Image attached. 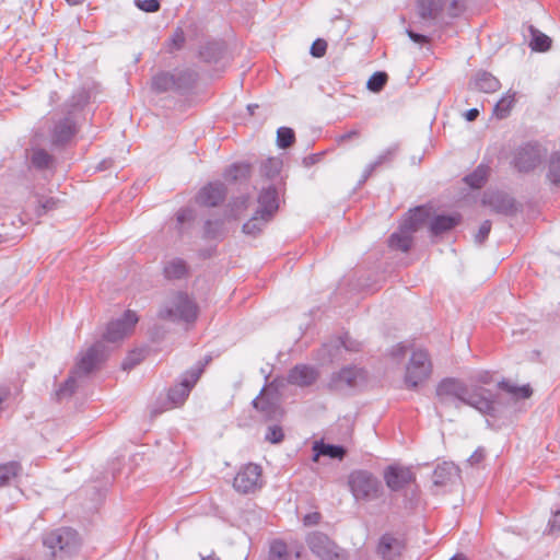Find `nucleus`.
Returning <instances> with one entry per match:
<instances>
[{"mask_svg": "<svg viewBox=\"0 0 560 560\" xmlns=\"http://www.w3.org/2000/svg\"><path fill=\"white\" fill-rule=\"evenodd\" d=\"M203 369L205 364L199 362L196 366L186 371L182 375L180 382L168 389L166 398L158 400L152 407L151 418H155L166 410L182 406L203 373Z\"/></svg>", "mask_w": 560, "mask_h": 560, "instance_id": "1", "label": "nucleus"}, {"mask_svg": "<svg viewBox=\"0 0 560 560\" xmlns=\"http://www.w3.org/2000/svg\"><path fill=\"white\" fill-rule=\"evenodd\" d=\"M197 77V73L190 69L160 71L152 77L151 88L158 94L167 92L184 94L194 88Z\"/></svg>", "mask_w": 560, "mask_h": 560, "instance_id": "2", "label": "nucleus"}, {"mask_svg": "<svg viewBox=\"0 0 560 560\" xmlns=\"http://www.w3.org/2000/svg\"><path fill=\"white\" fill-rule=\"evenodd\" d=\"M348 485L355 501H374L383 494L380 479L371 471L357 469L350 472Z\"/></svg>", "mask_w": 560, "mask_h": 560, "instance_id": "3", "label": "nucleus"}, {"mask_svg": "<svg viewBox=\"0 0 560 560\" xmlns=\"http://www.w3.org/2000/svg\"><path fill=\"white\" fill-rule=\"evenodd\" d=\"M159 318L165 320L194 322L197 317V306L184 292L172 293L163 303L158 313Z\"/></svg>", "mask_w": 560, "mask_h": 560, "instance_id": "4", "label": "nucleus"}, {"mask_svg": "<svg viewBox=\"0 0 560 560\" xmlns=\"http://www.w3.org/2000/svg\"><path fill=\"white\" fill-rule=\"evenodd\" d=\"M546 154V149L535 141L516 147L511 153L510 164L518 173H529L538 167Z\"/></svg>", "mask_w": 560, "mask_h": 560, "instance_id": "5", "label": "nucleus"}, {"mask_svg": "<svg viewBox=\"0 0 560 560\" xmlns=\"http://www.w3.org/2000/svg\"><path fill=\"white\" fill-rule=\"evenodd\" d=\"M310 550L320 560H345L346 552L325 533L312 532L306 537Z\"/></svg>", "mask_w": 560, "mask_h": 560, "instance_id": "6", "label": "nucleus"}, {"mask_svg": "<svg viewBox=\"0 0 560 560\" xmlns=\"http://www.w3.org/2000/svg\"><path fill=\"white\" fill-rule=\"evenodd\" d=\"M432 370L429 354L424 350L413 351L406 368L405 382L408 387L415 388L425 381Z\"/></svg>", "mask_w": 560, "mask_h": 560, "instance_id": "7", "label": "nucleus"}, {"mask_svg": "<svg viewBox=\"0 0 560 560\" xmlns=\"http://www.w3.org/2000/svg\"><path fill=\"white\" fill-rule=\"evenodd\" d=\"M43 544L56 556L57 551L72 552L79 545L78 533L69 527H61L43 536Z\"/></svg>", "mask_w": 560, "mask_h": 560, "instance_id": "8", "label": "nucleus"}, {"mask_svg": "<svg viewBox=\"0 0 560 560\" xmlns=\"http://www.w3.org/2000/svg\"><path fill=\"white\" fill-rule=\"evenodd\" d=\"M466 384L457 378H444L436 386V398L442 406L459 408L466 393Z\"/></svg>", "mask_w": 560, "mask_h": 560, "instance_id": "9", "label": "nucleus"}, {"mask_svg": "<svg viewBox=\"0 0 560 560\" xmlns=\"http://www.w3.org/2000/svg\"><path fill=\"white\" fill-rule=\"evenodd\" d=\"M107 347L103 341H97L84 352H80L79 359L73 368V374L88 376L105 359Z\"/></svg>", "mask_w": 560, "mask_h": 560, "instance_id": "10", "label": "nucleus"}, {"mask_svg": "<svg viewBox=\"0 0 560 560\" xmlns=\"http://www.w3.org/2000/svg\"><path fill=\"white\" fill-rule=\"evenodd\" d=\"M261 486V467L252 463L242 467L233 480L234 489L242 494L253 493Z\"/></svg>", "mask_w": 560, "mask_h": 560, "instance_id": "11", "label": "nucleus"}, {"mask_svg": "<svg viewBox=\"0 0 560 560\" xmlns=\"http://www.w3.org/2000/svg\"><path fill=\"white\" fill-rule=\"evenodd\" d=\"M139 318L132 311H126L124 315L108 323L103 335L105 341L116 342L127 336L136 326Z\"/></svg>", "mask_w": 560, "mask_h": 560, "instance_id": "12", "label": "nucleus"}, {"mask_svg": "<svg viewBox=\"0 0 560 560\" xmlns=\"http://www.w3.org/2000/svg\"><path fill=\"white\" fill-rule=\"evenodd\" d=\"M383 477L387 488L394 492H398L416 481V475L411 468L400 465L387 466Z\"/></svg>", "mask_w": 560, "mask_h": 560, "instance_id": "13", "label": "nucleus"}, {"mask_svg": "<svg viewBox=\"0 0 560 560\" xmlns=\"http://www.w3.org/2000/svg\"><path fill=\"white\" fill-rule=\"evenodd\" d=\"M487 393L488 390L480 386H475L472 389L466 387L462 404L474 407L483 415L497 417L498 408L495 401L487 397Z\"/></svg>", "mask_w": 560, "mask_h": 560, "instance_id": "14", "label": "nucleus"}, {"mask_svg": "<svg viewBox=\"0 0 560 560\" xmlns=\"http://www.w3.org/2000/svg\"><path fill=\"white\" fill-rule=\"evenodd\" d=\"M482 203L493 212L504 215H513L518 210L515 199L508 192L500 190L485 192Z\"/></svg>", "mask_w": 560, "mask_h": 560, "instance_id": "15", "label": "nucleus"}, {"mask_svg": "<svg viewBox=\"0 0 560 560\" xmlns=\"http://www.w3.org/2000/svg\"><path fill=\"white\" fill-rule=\"evenodd\" d=\"M362 377V370L355 366H347L339 372L332 373L328 382L331 390H345L357 385L358 378Z\"/></svg>", "mask_w": 560, "mask_h": 560, "instance_id": "16", "label": "nucleus"}, {"mask_svg": "<svg viewBox=\"0 0 560 560\" xmlns=\"http://www.w3.org/2000/svg\"><path fill=\"white\" fill-rule=\"evenodd\" d=\"M265 387L259 395L252 401L253 407L261 413L265 420H278L282 417L283 411L276 397L265 394Z\"/></svg>", "mask_w": 560, "mask_h": 560, "instance_id": "17", "label": "nucleus"}, {"mask_svg": "<svg viewBox=\"0 0 560 560\" xmlns=\"http://www.w3.org/2000/svg\"><path fill=\"white\" fill-rule=\"evenodd\" d=\"M226 196V187L223 183L215 182L206 185L198 192L196 200L199 205L205 207L219 206Z\"/></svg>", "mask_w": 560, "mask_h": 560, "instance_id": "18", "label": "nucleus"}, {"mask_svg": "<svg viewBox=\"0 0 560 560\" xmlns=\"http://www.w3.org/2000/svg\"><path fill=\"white\" fill-rule=\"evenodd\" d=\"M258 213L265 215L267 219H272L273 214L279 209V194L273 185L264 187L258 196Z\"/></svg>", "mask_w": 560, "mask_h": 560, "instance_id": "19", "label": "nucleus"}, {"mask_svg": "<svg viewBox=\"0 0 560 560\" xmlns=\"http://www.w3.org/2000/svg\"><path fill=\"white\" fill-rule=\"evenodd\" d=\"M317 371L306 364H298L288 373V383L300 387L312 385L317 378Z\"/></svg>", "mask_w": 560, "mask_h": 560, "instance_id": "20", "label": "nucleus"}, {"mask_svg": "<svg viewBox=\"0 0 560 560\" xmlns=\"http://www.w3.org/2000/svg\"><path fill=\"white\" fill-rule=\"evenodd\" d=\"M77 133L75 122L71 117L60 119L54 127L51 141L55 145H63Z\"/></svg>", "mask_w": 560, "mask_h": 560, "instance_id": "21", "label": "nucleus"}, {"mask_svg": "<svg viewBox=\"0 0 560 560\" xmlns=\"http://www.w3.org/2000/svg\"><path fill=\"white\" fill-rule=\"evenodd\" d=\"M459 477V468L452 462L439 464L432 475L434 486H446Z\"/></svg>", "mask_w": 560, "mask_h": 560, "instance_id": "22", "label": "nucleus"}, {"mask_svg": "<svg viewBox=\"0 0 560 560\" xmlns=\"http://www.w3.org/2000/svg\"><path fill=\"white\" fill-rule=\"evenodd\" d=\"M500 81L487 71H479L469 82V89L483 93H494L500 89Z\"/></svg>", "mask_w": 560, "mask_h": 560, "instance_id": "23", "label": "nucleus"}, {"mask_svg": "<svg viewBox=\"0 0 560 560\" xmlns=\"http://www.w3.org/2000/svg\"><path fill=\"white\" fill-rule=\"evenodd\" d=\"M460 214H438L430 221L429 230L432 235H441L456 225L460 222Z\"/></svg>", "mask_w": 560, "mask_h": 560, "instance_id": "24", "label": "nucleus"}, {"mask_svg": "<svg viewBox=\"0 0 560 560\" xmlns=\"http://www.w3.org/2000/svg\"><path fill=\"white\" fill-rule=\"evenodd\" d=\"M313 452L314 462H317L320 456L342 460L347 454V450L342 445L328 444L325 443L324 441L314 442Z\"/></svg>", "mask_w": 560, "mask_h": 560, "instance_id": "25", "label": "nucleus"}, {"mask_svg": "<svg viewBox=\"0 0 560 560\" xmlns=\"http://www.w3.org/2000/svg\"><path fill=\"white\" fill-rule=\"evenodd\" d=\"M446 0H418V14L423 21H433L442 12Z\"/></svg>", "mask_w": 560, "mask_h": 560, "instance_id": "26", "label": "nucleus"}, {"mask_svg": "<svg viewBox=\"0 0 560 560\" xmlns=\"http://www.w3.org/2000/svg\"><path fill=\"white\" fill-rule=\"evenodd\" d=\"M430 212L424 207H417L412 211L401 225L407 232H417L429 219Z\"/></svg>", "mask_w": 560, "mask_h": 560, "instance_id": "27", "label": "nucleus"}, {"mask_svg": "<svg viewBox=\"0 0 560 560\" xmlns=\"http://www.w3.org/2000/svg\"><path fill=\"white\" fill-rule=\"evenodd\" d=\"M412 232H407L406 229L400 225L398 232H394L388 238V246L393 249L407 253L412 245Z\"/></svg>", "mask_w": 560, "mask_h": 560, "instance_id": "28", "label": "nucleus"}, {"mask_svg": "<svg viewBox=\"0 0 560 560\" xmlns=\"http://www.w3.org/2000/svg\"><path fill=\"white\" fill-rule=\"evenodd\" d=\"M498 387L509 394L513 400L526 399L533 394L529 385L517 386L506 380L499 382Z\"/></svg>", "mask_w": 560, "mask_h": 560, "instance_id": "29", "label": "nucleus"}, {"mask_svg": "<svg viewBox=\"0 0 560 560\" xmlns=\"http://www.w3.org/2000/svg\"><path fill=\"white\" fill-rule=\"evenodd\" d=\"M164 276L168 280L182 279L188 273V266L182 258H173L164 266Z\"/></svg>", "mask_w": 560, "mask_h": 560, "instance_id": "30", "label": "nucleus"}, {"mask_svg": "<svg viewBox=\"0 0 560 560\" xmlns=\"http://www.w3.org/2000/svg\"><path fill=\"white\" fill-rule=\"evenodd\" d=\"M224 54V46L219 42L207 43L199 50L200 58L206 62H218Z\"/></svg>", "mask_w": 560, "mask_h": 560, "instance_id": "31", "label": "nucleus"}, {"mask_svg": "<svg viewBox=\"0 0 560 560\" xmlns=\"http://www.w3.org/2000/svg\"><path fill=\"white\" fill-rule=\"evenodd\" d=\"M528 30L532 36L529 43V47L532 48V50L545 52L550 49L552 40L549 36L544 34L533 25H530Z\"/></svg>", "mask_w": 560, "mask_h": 560, "instance_id": "32", "label": "nucleus"}, {"mask_svg": "<svg viewBox=\"0 0 560 560\" xmlns=\"http://www.w3.org/2000/svg\"><path fill=\"white\" fill-rule=\"evenodd\" d=\"M282 164V160L279 158H268L261 162L259 174L267 179H273L279 176Z\"/></svg>", "mask_w": 560, "mask_h": 560, "instance_id": "33", "label": "nucleus"}, {"mask_svg": "<svg viewBox=\"0 0 560 560\" xmlns=\"http://www.w3.org/2000/svg\"><path fill=\"white\" fill-rule=\"evenodd\" d=\"M225 234L222 219L207 220L203 225L202 237L205 240H221Z\"/></svg>", "mask_w": 560, "mask_h": 560, "instance_id": "34", "label": "nucleus"}, {"mask_svg": "<svg viewBox=\"0 0 560 560\" xmlns=\"http://www.w3.org/2000/svg\"><path fill=\"white\" fill-rule=\"evenodd\" d=\"M271 219H267L265 218V215H261L260 213H258V211L256 210V212L254 213V215L243 224V232L247 235H252V236H256L258 233L261 232L262 228L265 226V224L267 222H269Z\"/></svg>", "mask_w": 560, "mask_h": 560, "instance_id": "35", "label": "nucleus"}, {"mask_svg": "<svg viewBox=\"0 0 560 560\" xmlns=\"http://www.w3.org/2000/svg\"><path fill=\"white\" fill-rule=\"evenodd\" d=\"M546 177L551 185L560 186V152L550 154Z\"/></svg>", "mask_w": 560, "mask_h": 560, "instance_id": "36", "label": "nucleus"}, {"mask_svg": "<svg viewBox=\"0 0 560 560\" xmlns=\"http://www.w3.org/2000/svg\"><path fill=\"white\" fill-rule=\"evenodd\" d=\"M77 376L78 374H73V371H71V374L69 377L60 385V387L55 392V396L57 400H62L70 398L77 388Z\"/></svg>", "mask_w": 560, "mask_h": 560, "instance_id": "37", "label": "nucleus"}, {"mask_svg": "<svg viewBox=\"0 0 560 560\" xmlns=\"http://www.w3.org/2000/svg\"><path fill=\"white\" fill-rule=\"evenodd\" d=\"M20 471L21 465L18 462L0 464V487L8 485Z\"/></svg>", "mask_w": 560, "mask_h": 560, "instance_id": "38", "label": "nucleus"}, {"mask_svg": "<svg viewBox=\"0 0 560 560\" xmlns=\"http://www.w3.org/2000/svg\"><path fill=\"white\" fill-rule=\"evenodd\" d=\"M488 174V167L485 165H479L472 173L468 174L464 180L471 188H480L486 179Z\"/></svg>", "mask_w": 560, "mask_h": 560, "instance_id": "39", "label": "nucleus"}, {"mask_svg": "<svg viewBox=\"0 0 560 560\" xmlns=\"http://www.w3.org/2000/svg\"><path fill=\"white\" fill-rule=\"evenodd\" d=\"M54 158L44 149L34 150L32 154V164L38 170H46L51 166Z\"/></svg>", "mask_w": 560, "mask_h": 560, "instance_id": "40", "label": "nucleus"}, {"mask_svg": "<svg viewBox=\"0 0 560 560\" xmlns=\"http://www.w3.org/2000/svg\"><path fill=\"white\" fill-rule=\"evenodd\" d=\"M250 166L248 164H233L224 172V177L228 180L236 182L241 178H246L249 175Z\"/></svg>", "mask_w": 560, "mask_h": 560, "instance_id": "41", "label": "nucleus"}, {"mask_svg": "<svg viewBox=\"0 0 560 560\" xmlns=\"http://www.w3.org/2000/svg\"><path fill=\"white\" fill-rule=\"evenodd\" d=\"M388 75L384 71L374 72L368 80L366 88L374 93L381 92L387 83Z\"/></svg>", "mask_w": 560, "mask_h": 560, "instance_id": "42", "label": "nucleus"}, {"mask_svg": "<svg viewBox=\"0 0 560 560\" xmlns=\"http://www.w3.org/2000/svg\"><path fill=\"white\" fill-rule=\"evenodd\" d=\"M295 141V133L289 127H280L277 131V144L281 149L290 148Z\"/></svg>", "mask_w": 560, "mask_h": 560, "instance_id": "43", "label": "nucleus"}, {"mask_svg": "<svg viewBox=\"0 0 560 560\" xmlns=\"http://www.w3.org/2000/svg\"><path fill=\"white\" fill-rule=\"evenodd\" d=\"M514 102V95L503 96L493 108L494 115L500 119L505 118L510 114Z\"/></svg>", "mask_w": 560, "mask_h": 560, "instance_id": "44", "label": "nucleus"}, {"mask_svg": "<svg viewBox=\"0 0 560 560\" xmlns=\"http://www.w3.org/2000/svg\"><path fill=\"white\" fill-rule=\"evenodd\" d=\"M397 539L393 536L386 534L383 535L380 539V544L377 547V552L382 556L383 559H389L392 556V551L394 546L397 544Z\"/></svg>", "mask_w": 560, "mask_h": 560, "instance_id": "45", "label": "nucleus"}, {"mask_svg": "<svg viewBox=\"0 0 560 560\" xmlns=\"http://www.w3.org/2000/svg\"><path fill=\"white\" fill-rule=\"evenodd\" d=\"M60 201L58 199H55L52 197H49V198H46V199H43V198H37V208H36V214L37 215H43V214H46L47 212L56 209L58 207V203Z\"/></svg>", "mask_w": 560, "mask_h": 560, "instance_id": "46", "label": "nucleus"}, {"mask_svg": "<svg viewBox=\"0 0 560 560\" xmlns=\"http://www.w3.org/2000/svg\"><path fill=\"white\" fill-rule=\"evenodd\" d=\"M398 150L399 144L395 143L390 145L384 152H382L373 163L376 165V167L386 163H390L394 160L395 155L397 154Z\"/></svg>", "mask_w": 560, "mask_h": 560, "instance_id": "47", "label": "nucleus"}, {"mask_svg": "<svg viewBox=\"0 0 560 560\" xmlns=\"http://www.w3.org/2000/svg\"><path fill=\"white\" fill-rule=\"evenodd\" d=\"M283 438H284V434H283L281 427H279V425L268 427L266 435H265L266 441H268L272 444H278V443L282 442Z\"/></svg>", "mask_w": 560, "mask_h": 560, "instance_id": "48", "label": "nucleus"}, {"mask_svg": "<svg viewBox=\"0 0 560 560\" xmlns=\"http://www.w3.org/2000/svg\"><path fill=\"white\" fill-rule=\"evenodd\" d=\"M135 5L139 10L148 13L158 12L161 8L159 0H135Z\"/></svg>", "mask_w": 560, "mask_h": 560, "instance_id": "49", "label": "nucleus"}, {"mask_svg": "<svg viewBox=\"0 0 560 560\" xmlns=\"http://www.w3.org/2000/svg\"><path fill=\"white\" fill-rule=\"evenodd\" d=\"M491 226H492V223H491V221H490V220H485V221L481 223V225H480V228H479L478 232L474 235V241H475V243H476V244L481 245V244H483V243H485V241H486V240L488 238V236H489V233H490V231H491Z\"/></svg>", "mask_w": 560, "mask_h": 560, "instance_id": "50", "label": "nucleus"}, {"mask_svg": "<svg viewBox=\"0 0 560 560\" xmlns=\"http://www.w3.org/2000/svg\"><path fill=\"white\" fill-rule=\"evenodd\" d=\"M143 359V355L141 352L132 351L130 352L127 358L122 361L121 368L125 371H129L132 368H135L137 364H139Z\"/></svg>", "mask_w": 560, "mask_h": 560, "instance_id": "51", "label": "nucleus"}, {"mask_svg": "<svg viewBox=\"0 0 560 560\" xmlns=\"http://www.w3.org/2000/svg\"><path fill=\"white\" fill-rule=\"evenodd\" d=\"M195 219V211L191 208L180 209L176 214L179 233H182V225L186 222H191Z\"/></svg>", "mask_w": 560, "mask_h": 560, "instance_id": "52", "label": "nucleus"}, {"mask_svg": "<svg viewBox=\"0 0 560 560\" xmlns=\"http://www.w3.org/2000/svg\"><path fill=\"white\" fill-rule=\"evenodd\" d=\"M327 50V42L323 38H317L313 42L311 46V55L315 58H320L326 54Z\"/></svg>", "mask_w": 560, "mask_h": 560, "instance_id": "53", "label": "nucleus"}, {"mask_svg": "<svg viewBox=\"0 0 560 560\" xmlns=\"http://www.w3.org/2000/svg\"><path fill=\"white\" fill-rule=\"evenodd\" d=\"M271 558H287V546L282 541H276L271 545L270 548V559Z\"/></svg>", "mask_w": 560, "mask_h": 560, "instance_id": "54", "label": "nucleus"}, {"mask_svg": "<svg viewBox=\"0 0 560 560\" xmlns=\"http://www.w3.org/2000/svg\"><path fill=\"white\" fill-rule=\"evenodd\" d=\"M170 40L173 48L180 49L186 40L184 31L180 27H177Z\"/></svg>", "mask_w": 560, "mask_h": 560, "instance_id": "55", "label": "nucleus"}, {"mask_svg": "<svg viewBox=\"0 0 560 560\" xmlns=\"http://www.w3.org/2000/svg\"><path fill=\"white\" fill-rule=\"evenodd\" d=\"M340 343L348 351H359L361 346L360 342L352 340L348 335L340 338Z\"/></svg>", "mask_w": 560, "mask_h": 560, "instance_id": "56", "label": "nucleus"}, {"mask_svg": "<svg viewBox=\"0 0 560 560\" xmlns=\"http://www.w3.org/2000/svg\"><path fill=\"white\" fill-rule=\"evenodd\" d=\"M486 456V451L483 447H478L471 455L470 457L467 459L468 464L470 466H475V465H478L479 463H481L483 460Z\"/></svg>", "mask_w": 560, "mask_h": 560, "instance_id": "57", "label": "nucleus"}, {"mask_svg": "<svg viewBox=\"0 0 560 560\" xmlns=\"http://www.w3.org/2000/svg\"><path fill=\"white\" fill-rule=\"evenodd\" d=\"M548 527V532L550 534L553 533L555 530H560V510L556 511L552 514V517L549 520Z\"/></svg>", "mask_w": 560, "mask_h": 560, "instance_id": "58", "label": "nucleus"}, {"mask_svg": "<svg viewBox=\"0 0 560 560\" xmlns=\"http://www.w3.org/2000/svg\"><path fill=\"white\" fill-rule=\"evenodd\" d=\"M320 514L318 512H312L304 516L303 523L306 526L317 525L320 521Z\"/></svg>", "mask_w": 560, "mask_h": 560, "instance_id": "59", "label": "nucleus"}, {"mask_svg": "<svg viewBox=\"0 0 560 560\" xmlns=\"http://www.w3.org/2000/svg\"><path fill=\"white\" fill-rule=\"evenodd\" d=\"M360 137V131L358 129H352L337 138L338 143H342L352 139H357Z\"/></svg>", "mask_w": 560, "mask_h": 560, "instance_id": "60", "label": "nucleus"}, {"mask_svg": "<svg viewBox=\"0 0 560 560\" xmlns=\"http://www.w3.org/2000/svg\"><path fill=\"white\" fill-rule=\"evenodd\" d=\"M406 33L409 36V38L417 44H423L428 42V37L423 34L413 32L411 30H407Z\"/></svg>", "mask_w": 560, "mask_h": 560, "instance_id": "61", "label": "nucleus"}, {"mask_svg": "<svg viewBox=\"0 0 560 560\" xmlns=\"http://www.w3.org/2000/svg\"><path fill=\"white\" fill-rule=\"evenodd\" d=\"M323 154H324V153L322 152V153L310 154V155L305 156V158L303 159V165H304L305 167H310V166H312V165H314V164L318 163V162L320 161V159H322Z\"/></svg>", "mask_w": 560, "mask_h": 560, "instance_id": "62", "label": "nucleus"}, {"mask_svg": "<svg viewBox=\"0 0 560 560\" xmlns=\"http://www.w3.org/2000/svg\"><path fill=\"white\" fill-rule=\"evenodd\" d=\"M376 168L377 167L373 162L368 164L365 170L363 171V174H362L360 180H359V185L364 184Z\"/></svg>", "mask_w": 560, "mask_h": 560, "instance_id": "63", "label": "nucleus"}, {"mask_svg": "<svg viewBox=\"0 0 560 560\" xmlns=\"http://www.w3.org/2000/svg\"><path fill=\"white\" fill-rule=\"evenodd\" d=\"M85 101L86 95L84 93H81L79 96H72L69 106L72 107V109H75L77 107H80Z\"/></svg>", "mask_w": 560, "mask_h": 560, "instance_id": "64", "label": "nucleus"}]
</instances>
